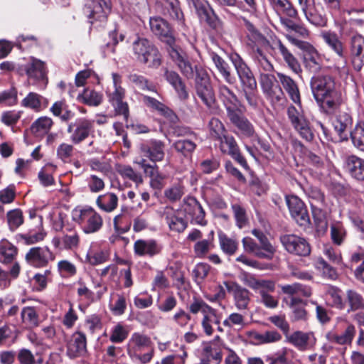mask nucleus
<instances>
[{
  "label": "nucleus",
  "mask_w": 364,
  "mask_h": 364,
  "mask_svg": "<svg viewBox=\"0 0 364 364\" xmlns=\"http://www.w3.org/2000/svg\"><path fill=\"white\" fill-rule=\"evenodd\" d=\"M347 235L346 230L340 222H335L331 225V239L336 245L341 246Z\"/></svg>",
  "instance_id": "obj_51"
},
{
  "label": "nucleus",
  "mask_w": 364,
  "mask_h": 364,
  "mask_svg": "<svg viewBox=\"0 0 364 364\" xmlns=\"http://www.w3.org/2000/svg\"><path fill=\"white\" fill-rule=\"evenodd\" d=\"M96 204L102 210L110 213L115 210L118 205V197L116 194L107 192L100 195L96 200Z\"/></svg>",
  "instance_id": "obj_39"
},
{
  "label": "nucleus",
  "mask_w": 364,
  "mask_h": 364,
  "mask_svg": "<svg viewBox=\"0 0 364 364\" xmlns=\"http://www.w3.org/2000/svg\"><path fill=\"white\" fill-rule=\"evenodd\" d=\"M198 14L200 18L211 28L218 29L221 26V21L211 9L201 8L198 10Z\"/></svg>",
  "instance_id": "obj_60"
},
{
  "label": "nucleus",
  "mask_w": 364,
  "mask_h": 364,
  "mask_svg": "<svg viewBox=\"0 0 364 364\" xmlns=\"http://www.w3.org/2000/svg\"><path fill=\"white\" fill-rule=\"evenodd\" d=\"M214 232L212 230L208 235V237L197 242L194 247L195 255L198 257H203L205 255L214 247Z\"/></svg>",
  "instance_id": "obj_47"
},
{
  "label": "nucleus",
  "mask_w": 364,
  "mask_h": 364,
  "mask_svg": "<svg viewBox=\"0 0 364 364\" xmlns=\"http://www.w3.org/2000/svg\"><path fill=\"white\" fill-rule=\"evenodd\" d=\"M271 72L268 73H263L261 72L260 73V84L262 88V90L265 95L269 98H271L272 100L274 98L279 101L281 98L280 95H282V92L280 89H279V95H277L274 96L273 93V83L274 80H275L274 76L270 73Z\"/></svg>",
  "instance_id": "obj_41"
},
{
  "label": "nucleus",
  "mask_w": 364,
  "mask_h": 364,
  "mask_svg": "<svg viewBox=\"0 0 364 364\" xmlns=\"http://www.w3.org/2000/svg\"><path fill=\"white\" fill-rule=\"evenodd\" d=\"M277 78L291 100L297 107L291 105L287 108L288 119L296 133L305 141H311L314 138L313 129L304 114L300 105V94L296 82L288 75L277 73Z\"/></svg>",
  "instance_id": "obj_1"
},
{
  "label": "nucleus",
  "mask_w": 364,
  "mask_h": 364,
  "mask_svg": "<svg viewBox=\"0 0 364 364\" xmlns=\"http://www.w3.org/2000/svg\"><path fill=\"white\" fill-rule=\"evenodd\" d=\"M150 338L146 335L135 332L132 334L127 346V353L129 357L134 359V356L137 355L139 353L146 348L150 346Z\"/></svg>",
  "instance_id": "obj_23"
},
{
  "label": "nucleus",
  "mask_w": 364,
  "mask_h": 364,
  "mask_svg": "<svg viewBox=\"0 0 364 364\" xmlns=\"http://www.w3.org/2000/svg\"><path fill=\"white\" fill-rule=\"evenodd\" d=\"M168 53L171 59L177 64L181 73L187 78H193L194 76V70L188 60L186 54L175 45L168 48Z\"/></svg>",
  "instance_id": "obj_20"
},
{
  "label": "nucleus",
  "mask_w": 364,
  "mask_h": 364,
  "mask_svg": "<svg viewBox=\"0 0 364 364\" xmlns=\"http://www.w3.org/2000/svg\"><path fill=\"white\" fill-rule=\"evenodd\" d=\"M219 243L223 252L228 255H234L238 248L237 241L222 232L219 233Z\"/></svg>",
  "instance_id": "obj_55"
},
{
  "label": "nucleus",
  "mask_w": 364,
  "mask_h": 364,
  "mask_svg": "<svg viewBox=\"0 0 364 364\" xmlns=\"http://www.w3.org/2000/svg\"><path fill=\"white\" fill-rule=\"evenodd\" d=\"M315 268L321 273L323 277L336 279L337 278L336 270L329 265L323 258H318L314 262Z\"/></svg>",
  "instance_id": "obj_58"
},
{
  "label": "nucleus",
  "mask_w": 364,
  "mask_h": 364,
  "mask_svg": "<svg viewBox=\"0 0 364 364\" xmlns=\"http://www.w3.org/2000/svg\"><path fill=\"white\" fill-rule=\"evenodd\" d=\"M86 352V337L81 332H77L68 345L67 353L70 358H76L84 355Z\"/></svg>",
  "instance_id": "obj_33"
},
{
  "label": "nucleus",
  "mask_w": 364,
  "mask_h": 364,
  "mask_svg": "<svg viewBox=\"0 0 364 364\" xmlns=\"http://www.w3.org/2000/svg\"><path fill=\"white\" fill-rule=\"evenodd\" d=\"M128 80L129 82L138 89L156 92L155 86L143 75L131 73L128 75Z\"/></svg>",
  "instance_id": "obj_54"
},
{
  "label": "nucleus",
  "mask_w": 364,
  "mask_h": 364,
  "mask_svg": "<svg viewBox=\"0 0 364 364\" xmlns=\"http://www.w3.org/2000/svg\"><path fill=\"white\" fill-rule=\"evenodd\" d=\"M161 250L160 245L156 240L152 239H139L136 240L134 243V252L135 255L140 257L147 256L152 257L159 254Z\"/></svg>",
  "instance_id": "obj_24"
},
{
  "label": "nucleus",
  "mask_w": 364,
  "mask_h": 364,
  "mask_svg": "<svg viewBox=\"0 0 364 364\" xmlns=\"http://www.w3.org/2000/svg\"><path fill=\"white\" fill-rule=\"evenodd\" d=\"M230 122L238 129L240 134L245 137H251L255 134L252 123L243 115L235 111L228 115Z\"/></svg>",
  "instance_id": "obj_31"
},
{
  "label": "nucleus",
  "mask_w": 364,
  "mask_h": 364,
  "mask_svg": "<svg viewBox=\"0 0 364 364\" xmlns=\"http://www.w3.org/2000/svg\"><path fill=\"white\" fill-rule=\"evenodd\" d=\"M353 120L346 112H340L333 122L336 132L341 136L342 134L352 126Z\"/></svg>",
  "instance_id": "obj_49"
},
{
  "label": "nucleus",
  "mask_w": 364,
  "mask_h": 364,
  "mask_svg": "<svg viewBox=\"0 0 364 364\" xmlns=\"http://www.w3.org/2000/svg\"><path fill=\"white\" fill-rule=\"evenodd\" d=\"M269 289L261 288L257 293L260 295L261 302L267 308L274 309L278 306V300L275 299L270 293L274 292L275 289V283L272 280L267 281Z\"/></svg>",
  "instance_id": "obj_44"
},
{
  "label": "nucleus",
  "mask_w": 364,
  "mask_h": 364,
  "mask_svg": "<svg viewBox=\"0 0 364 364\" xmlns=\"http://www.w3.org/2000/svg\"><path fill=\"white\" fill-rule=\"evenodd\" d=\"M129 335L128 328L120 323L114 326L110 331L109 340L114 343H121Z\"/></svg>",
  "instance_id": "obj_61"
},
{
  "label": "nucleus",
  "mask_w": 364,
  "mask_h": 364,
  "mask_svg": "<svg viewBox=\"0 0 364 364\" xmlns=\"http://www.w3.org/2000/svg\"><path fill=\"white\" fill-rule=\"evenodd\" d=\"M211 267L206 263H198L193 269L192 274L194 281L198 285H200L208 277L210 272Z\"/></svg>",
  "instance_id": "obj_62"
},
{
  "label": "nucleus",
  "mask_w": 364,
  "mask_h": 364,
  "mask_svg": "<svg viewBox=\"0 0 364 364\" xmlns=\"http://www.w3.org/2000/svg\"><path fill=\"white\" fill-rule=\"evenodd\" d=\"M165 77L175 89L181 100H186L188 97V93L186 91V86L183 83L180 76L176 72L166 71L165 73Z\"/></svg>",
  "instance_id": "obj_42"
},
{
  "label": "nucleus",
  "mask_w": 364,
  "mask_h": 364,
  "mask_svg": "<svg viewBox=\"0 0 364 364\" xmlns=\"http://www.w3.org/2000/svg\"><path fill=\"white\" fill-rule=\"evenodd\" d=\"M218 140L220 141V149L223 153L231 156L242 167H247V161L241 155L239 147L233 136L225 134Z\"/></svg>",
  "instance_id": "obj_17"
},
{
  "label": "nucleus",
  "mask_w": 364,
  "mask_h": 364,
  "mask_svg": "<svg viewBox=\"0 0 364 364\" xmlns=\"http://www.w3.org/2000/svg\"><path fill=\"white\" fill-rule=\"evenodd\" d=\"M22 105L31 108L36 112H40L46 109L48 105V101L43 96L30 92L23 100Z\"/></svg>",
  "instance_id": "obj_38"
},
{
  "label": "nucleus",
  "mask_w": 364,
  "mask_h": 364,
  "mask_svg": "<svg viewBox=\"0 0 364 364\" xmlns=\"http://www.w3.org/2000/svg\"><path fill=\"white\" fill-rule=\"evenodd\" d=\"M223 285L233 297L235 308L242 311L248 309L250 302V292L235 282H224Z\"/></svg>",
  "instance_id": "obj_12"
},
{
  "label": "nucleus",
  "mask_w": 364,
  "mask_h": 364,
  "mask_svg": "<svg viewBox=\"0 0 364 364\" xmlns=\"http://www.w3.org/2000/svg\"><path fill=\"white\" fill-rule=\"evenodd\" d=\"M223 325L231 329H242L246 326V316L242 313L232 312L223 321Z\"/></svg>",
  "instance_id": "obj_48"
},
{
  "label": "nucleus",
  "mask_w": 364,
  "mask_h": 364,
  "mask_svg": "<svg viewBox=\"0 0 364 364\" xmlns=\"http://www.w3.org/2000/svg\"><path fill=\"white\" fill-rule=\"evenodd\" d=\"M136 60L149 68L157 69L162 63V55L157 47L145 38L138 37L132 45Z\"/></svg>",
  "instance_id": "obj_3"
},
{
  "label": "nucleus",
  "mask_w": 364,
  "mask_h": 364,
  "mask_svg": "<svg viewBox=\"0 0 364 364\" xmlns=\"http://www.w3.org/2000/svg\"><path fill=\"white\" fill-rule=\"evenodd\" d=\"M144 102L148 107H151L153 109L157 111L160 114L166 117L172 119V117H174L171 109L153 97L144 96Z\"/></svg>",
  "instance_id": "obj_53"
},
{
  "label": "nucleus",
  "mask_w": 364,
  "mask_h": 364,
  "mask_svg": "<svg viewBox=\"0 0 364 364\" xmlns=\"http://www.w3.org/2000/svg\"><path fill=\"white\" fill-rule=\"evenodd\" d=\"M250 342L254 345L267 344L277 342L281 340V335L276 331H267L259 332L250 331L247 334Z\"/></svg>",
  "instance_id": "obj_32"
},
{
  "label": "nucleus",
  "mask_w": 364,
  "mask_h": 364,
  "mask_svg": "<svg viewBox=\"0 0 364 364\" xmlns=\"http://www.w3.org/2000/svg\"><path fill=\"white\" fill-rule=\"evenodd\" d=\"M350 138L353 146L364 151V125L357 124L350 132Z\"/></svg>",
  "instance_id": "obj_64"
},
{
  "label": "nucleus",
  "mask_w": 364,
  "mask_h": 364,
  "mask_svg": "<svg viewBox=\"0 0 364 364\" xmlns=\"http://www.w3.org/2000/svg\"><path fill=\"white\" fill-rule=\"evenodd\" d=\"M313 333L311 332L295 331L287 336L288 341L301 350H306Z\"/></svg>",
  "instance_id": "obj_45"
},
{
  "label": "nucleus",
  "mask_w": 364,
  "mask_h": 364,
  "mask_svg": "<svg viewBox=\"0 0 364 364\" xmlns=\"http://www.w3.org/2000/svg\"><path fill=\"white\" fill-rule=\"evenodd\" d=\"M175 150L185 156H188L195 151L196 144L191 139H178L173 144Z\"/></svg>",
  "instance_id": "obj_57"
},
{
  "label": "nucleus",
  "mask_w": 364,
  "mask_h": 364,
  "mask_svg": "<svg viewBox=\"0 0 364 364\" xmlns=\"http://www.w3.org/2000/svg\"><path fill=\"white\" fill-rule=\"evenodd\" d=\"M213 324H220V319L217 316L216 310L214 309L204 315L201 321L202 328L207 336H211L213 333Z\"/></svg>",
  "instance_id": "obj_50"
},
{
  "label": "nucleus",
  "mask_w": 364,
  "mask_h": 364,
  "mask_svg": "<svg viewBox=\"0 0 364 364\" xmlns=\"http://www.w3.org/2000/svg\"><path fill=\"white\" fill-rule=\"evenodd\" d=\"M54 259V254L46 246L31 247L25 255L27 264L36 268L45 267Z\"/></svg>",
  "instance_id": "obj_11"
},
{
  "label": "nucleus",
  "mask_w": 364,
  "mask_h": 364,
  "mask_svg": "<svg viewBox=\"0 0 364 364\" xmlns=\"http://www.w3.org/2000/svg\"><path fill=\"white\" fill-rule=\"evenodd\" d=\"M230 60L236 70L242 84V91L248 104L251 107H257V82L251 70L240 55L236 53L230 55Z\"/></svg>",
  "instance_id": "obj_2"
},
{
  "label": "nucleus",
  "mask_w": 364,
  "mask_h": 364,
  "mask_svg": "<svg viewBox=\"0 0 364 364\" xmlns=\"http://www.w3.org/2000/svg\"><path fill=\"white\" fill-rule=\"evenodd\" d=\"M164 216L169 229L172 231L181 232L187 228L188 223L183 218V213L181 210L166 208Z\"/></svg>",
  "instance_id": "obj_22"
},
{
  "label": "nucleus",
  "mask_w": 364,
  "mask_h": 364,
  "mask_svg": "<svg viewBox=\"0 0 364 364\" xmlns=\"http://www.w3.org/2000/svg\"><path fill=\"white\" fill-rule=\"evenodd\" d=\"M112 87H108L107 95L111 104L122 100L125 96V90L122 87V77L115 73L112 74Z\"/></svg>",
  "instance_id": "obj_34"
},
{
  "label": "nucleus",
  "mask_w": 364,
  "mask_h": 364,
  "mask_svg": "<svg viewBox=\"0 0 364 364\" xmlns=\"http://www.w3.org/2000/svg\"><path fill=\"white\" fill-rule=\"evenodd\" d=\"M149 26L151 32L168 45L169 48L175 45V38L168 23L164 19L159 16L151 17Z\"/></svg>",
  "instance_id": "obj_14"
},
{
  "label": "nucleus",
  "mask_w": 364,
  "mask_h": 364,
  "mask_svg": "<svg viewBox=\"0 0 364 364\" xmlns=\"http://www.w3.org/2000/svg\"><path fill=\"white\" fill-rule=\"evenodd\" d=\"M311 88L315 100L333 96L335 89L333 79L329 75H315L311 80Z\"/></svg>",
  "instance_id": "obj_10"
},
{
  "label": "nucleus",
  "mask_w": 364,
  "mask_h": 364,
  "mask_svg": "<svg viewBox=\"0 0 364 364\" xmlns=\"http://www.w3.org/2000/svg\"><path fill=\"white\" fill-rule=\"evenodd\" d=\"M286 201L291 217L301 226H306L310 219L304 203L296 196L286 197Z\"/></svg>",
  "instance_id": "obj_15"
},
{
  "label": "nucleus",
  "mask_w": 364,
  "mask_h": 364,
  "mask_svg": "<svg viewBox=\"0 0 364 364\" xmlns=\"http://www.w3.org/2000/svg\"><path fill=\"white\" fill-rule=\"evenodd\" d=\"M345 168L353 178L364 180V159L355 155L348 156L345 161Z\"/></svg>",
  "instance_id": "obj_29"
},
{
  "label": "nucleus",
  "mask_w": 364,
  "mask_h": 364,
  "mask_svg": "<svg viewBox=\"0 0 364 364\" xmlns=\"http://www.w3.org/2000/svg\"><path fill=\"white\" fill-rule=\"evenodd\" d=\"M23 66L29 78L37 80H44L46 79L47 71L45 63L42 60L31 57Z\"/></svg>",
  "instance_id": "obj_26"
},
{
  "label": "nucleus",
  "mask_w": 364,
  "mask_h": 364,
  "mask_svg": "<svg viewBox=\"0 0 364 364\" xmlns=\"http://www.w3.org/2000/svg\"><path fill=\"white\" fill-rule=\"evenodd\" d=\"M326 299L331 306L338 309H343L345 303L341 298L340 290L333 286H328L326 289Z\"/></svg>",
  "instance_id": "obj_56"
},
{
  "label": "nucleus",
  "mask_w": 364,
  "mask_h": 364,
  "mask_svg": "<svg viewBox=\"0 0 364 364\" xmlns=\"http://www.w3.org/2000/svg\"><path fill=\"white\" fill-rule=\"evenodd\" d=\"M291 44L303 51L304 67L311 73L318 72L322 67V58L316 49L309 42L299 39L294 35H287Z\"/></svg>",
  "instance_id": "obj_5"
},
{
  "label": "nucleus",
  "mask_w": 364,
  "mask_h": 364,
  "mask_svg": "<svg viewBox=\"0 0 364 364\" xmlns=\"http://www.w3.org/2000/svg\"><path fill=\"white\" fill-rule=\"evenodd\" d=\"M196 90L197 96L206 107L211 112L214 110L216 107L215 92L210 78L205 73H198L196 78Z\"/></svg>",
  "instance_id": "obj_7"
},
{
  "label": "nucleus",
  "mask_w": 364,
  "mask_h": 364,
  "mask_svg": "<svg viewBox=\"0 0 364 364\" xmlns=\"http://www.w3.org/2000/svg\"><path fill=\"white\" fill-rule=\"evenodd\" d=\"M82 101L90 106H98L102 102V95L95 90L85 89L82 94L79 95Z\"/></svg>",
  "instance_id": "obj_59"
},
{
  "label": "nucleus",
  "mask_w": 364,
  "mask_h": 364,
  "mask_svg": "<svg viewBox=\"0 0 364 364\" xmlns=\"http://www.w3.org/2000/svg\"><path fill=\"white\" fill-rule=\"evenodd\" d=\"M355 333V326L352 323H348L342 333L338 334L334 331H330L326 333V338L330 343L338 345H346L351 343Z\"/></svg>",
  "instance_id": "obj_27"
},
{
  "label": "nucleus",
  "mask_w": 364,
  "mask_h": 364,
  "mask_svg": "<svg viewBox=\"0 0 364 364\" xmlns=\"http://www.w3.org/2000/svg\"><path fill=\"white\" fill-rule=\"evenodd\" d=\"M218 95L220 100L225 106L227 114H230L238 110L240 102L234 92L227 85L219 83L218 86Z\"/></svg>",
  "instance_id": "obj_19"
},
{
  "label": "nucleus",
  "mask_w": 364,
  "mask_h": 364,
  "mask_svg": "<svg viewBox=\"0 0 364 364\" xmlns=\"http://www.w3.org/2000/svg\"><path fill=\"white\" fill-rule=\"evenodd\" d=\"M183 210L187 215L191 216L193 223L200 225L206 224L205 211L195 198L188 197L185 200Z\"/></svg>",
  "instance_id": "obj_21"
},
{
  "label": "nucleus",
  "mask_w": 364,
  "mask_h": 364,
  "mask_svg": "<svg viewBox=\"0 0 364 364\" xmlns=\"http://www.w3.org/2000/svg\"><path fill=\"white\" fill-rule=\"evenodd\" d=\"M346 299L350 309L348 311H356L364 308V299L357 291L349 289L346 291Z\"/></svg>",
  "instance_id": "obj_63"
},
{
  "label": "nucleus",
  "mask_w": 364,
  "mask_h": 364,
  "mask_svg": "<svg viewBox=\"0 0 364 364\" xmlns=\"http://www.w3.org/2000/svg\"><path fill=\"white\" fill-rule=\"evenodd\" d=\"M321 36L328 47L341 58L338 63V68H341L343 73H347L346 55L343 43L339 39L338 35L331 31H323Z\"/></svg>",
  "instance_id": "obj_13"
},
{
  "label": "nucleus",
  "mask_w": 364,
  "mask_h": 364,
  "mask_svg": "<svg viewBox=\"0 0 364 364\" xmlns=\"http://www.w3.org/2000/svg\"><path fill=\"white\" fill-rule=\"evenodd\" d=\"M22 324L27 328H34L40 324V316L33 306H24L21 311Z\"/></svg>",
  "instance_id": "obj_35"
},
{
  "label": "nucleus",
  "mask_w": 364,
  "mask_h": 364,
  "mask_svg": "<svg viewBox=\"0 0 364 364\" xmlns=\"http://www.w3.org/2000/svg\"><path fill=\"white\" fill-rule=\"evenodd\" d=\"M248 46L251 48V55L257 63L259 72H272L273 65L267 58L263 50L269 46L268 40L261 33L252 31L249 36Z\"/></svg>",
  "instance_id": "obj_4"
},
{
  "label": "nucleus",
  "mask_w": 364,
  "mask_h": 364,
  "mask_svg": "<svg viewBox=\"0 0 364 364\" xmlns=\"http://www.w3.org/2000/svg\"><path fill=\"white\" fill-rule=\"evenodd\" d=\"M73 217L74 220L81 225L83 232L87 234L99 231L103 224L101 215L91 207L75 209Z\"/></svg>",
  "instance_id": "obj_6"
},
{
  "label": "nucleus",
  "mask_w": 364,
  "mask_h": 364,
  "mask_svg": "<svg viewBox=\"0 0 364 364\" xmlns=\"http://www.w3.org/2000/svg\"><path fill=\"white\" fill-rule=\"evenodd\" d=\"M287 304L291 310L292 321H305L308 318V313L305 309L306 302L300 297H289Z\"/></svg>",
  "instance_id": "obj_30"
},
{
  "label": "nucleus",
  "mask_w": 364,
  "mask_h": 364,
  "mask_svg": "<svg viewBox=\"0 0 364 364\" xmlns=\"http://www.w3.org/2000/svg\"><path fill=\"white\" fill-rule=\"evenodd\" d=\"M111 11L110 0H86L83 12L93 23L95 21L103 22Z\"/></svg>",
  "instance_id": "obj_8"
},
{
  "label": "nucleus",
  "mask_w": 364,
  "mask_h": 364,
  "mask_svg": "<svg viewBox=\"0 0 364 364\" xmlns=\"http://www.w3.org/2000/svg\"><path fill=\"white\" fill-rule=\"evenodd\" d=\"M279 287L282 292L290 296V297H299L300 296L309 297L312 294L310 287L301 283L295 282L291 284L280 285Z\"/></svg>",
  "instance_id": "obj_36"
},
{
  "label": "nucleus",
  "mask_w": 364,
  "mask_h": 364,
  "mask_svg": "<svg viewBox=\"0 0 364 364\" xmlns=\"http://www.w3.org/2000/svg\"><path fill=\"white\" fill-rule=\"evenodd\" d=\"M53 124L51 118L41 117L35 120L31 126V132L36 136H43L48 134Z\"/></svg>",
  "instance_id": "obj_43"
},
{
  "label": "nucleus",
  "mask_w": 364,
  "mask_h": 364,
  "mask_svg": "<svg viewBox=\"0 0 364 364\" xmlns=\"http://www.w3.org/2000/svg\"><path fill=\"white\" fill-rule=\"evenodd\" d=\"M57 166L53 164H46L38 173V178L43 186H52L55 183L53 174L56 171Z\"/></svg>",
  "instance_id": "obj_52"
},
{
  "label": "nucleus",
  "mask_w": 364,
  "mask_h": 364,
  "mask_svg": "<svg viewBox=\"0 0 364 364\" xmlns=\"http://www.w3.org/2000/svg\"><path fill=\"white\" fill-rule=\"evenodd\" d=\"M17 247L6 239L0 241V262L3 264L11 263L16 257Z\"/></svg>",
  "instance_id": "obj_40"
},
{
  "label": "nucleus",
  "mask_w": 364,
  "mask_h": 364,
  "mask_svg": "<svg viewBox=\"0 0 364 364\" xmlns=\"http://www.w3.org/2000/svg\"><path fill=\"white\" fill-rule=\"evenodd\" d=\"M350 50L352 63L355 70H360L364 65V37L354 35L350 41Z\"/></svg>",
  "instance_id": "obj_18"
},
{
  "label": "nucleus",
  "mask_w": 364,
  "mask_h": 364,
  "mask_svg": "<svg viewBox=\"0 0 364 364\" xmlns=\"http://www.w3.org/2000/svg\"><path fill=\"white\" fill-rule=\"evenodd\" d=\"M316 101L321 110L327 114H333L338 109L341 102L337 91L334 92L333 96H326Z\"/></svg>",
  "instance_id": "obj_37"
},
{
  "label": "nucleus",
  "mask_w": 364,
  "mask_h": 364,
  "mask_svg": "<svg viewBox=\"0 0 364 364\" xmlns=\"http://www.w3.org/2000/svg\"><path fill=\"white\" fill-rule=\"evenodd\" d=\"M93 122L85 118L79 119L75 124V129L70 135V139L74 144H79L88 137L93 129Z\"/></svg>",
  "instance_id": "obj_28"
},
{
  "label": "nucleus",
  "mask_w": 364,
  "mask_h": 364,
  "mask_svg": "<svg viewBox=\"0 0 364 364\" xmlns=\"http://www.w3.org/2000/svg\"><path fill=\"white\" fill-rule=\"evenodd\" d=\"M165 144L157 139H151L146 143L141 144L140 151L143 156H146L150 161L156 163L164 160L165 156Z\"/></svg>",
  "instance_id": "obj_16"
},
{
  "label": "nucleus",
  "mask_w": 364,
  "mask_h": 364,
  "mask_svg": "<svg viewBox=\"0 0 364 364\" xmlns=\"http://www.w3.org/2000/svg\"><path fill=\"white\" fill-rule=\"evenodd\" d=\"M211 58L213 61L216 68L223 77L225 82L228 84H233L235 82V79L230 74V67L228 64L218 54L212 53Z\"/></svg>",
  "instance_id": "obj_46"
},
{
  "label": "nucleus",
  "mask_w": 364,
  "mask_h": 364,
  "mask_svg": "<svg viewBox=\"0 0 364 364\" xmlns=\"http://www.w3.org/2000/svg\"><path fill=\"white\" fill-rule=\"evenodd\" d=\"M285 250L290 254L306 257L311 252V247L307 240L296 235H284L280 238Z\"/></svg>",
  "instance_id": "obj_9"
},
{
  "label": "nucleus",
  "mask_w": 364,
  "mask_h": 364,
  "mask_svg": "<svg viewBox=\"0 0 364 364\" xmlns=\"http://www.w3.org/2000/svg\"><path fill=\"white\" fill-rule=\"evenodd\" d=\"M272 48L282 55L284 62L294 73L299 74L301 72V68L298 60L280 40L277 39L274 41Z\"/></svg>",
  "instance_id": "obj_25"
}]
</instances>
